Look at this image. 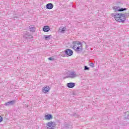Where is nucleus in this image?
Returning <instances> with one entry per match:
<instances>
[{"mask_svg":"<svg viewBox=\"0 0 129 129\" xmlns=\"http://www.w3.org/2000/svg\"><path fill=\"white\" fill-rule=\"evenodd\" d=\"M73 95H75V94L74 93L73 94Z\"/></svg>","mask_w":129,"mask_h":129,"instance_id":"24","label":"nucleus"},{"mask_svg":"<svg viewBox=\"0 0 129 129\" xmlns=\"http://www.w3.org/2000/svg\"><path fill=\"white\" fill-rule=\"evenodd\" d=\"M46 8L47 10H52L54 8V5L52 3H49L46 5Z\"/></svg>","mask_w":129,"mask_h":129,"instance_id":"9","label":"nucleus"},{"mask_svg":"<svg viewBox=\"0 0 129 129\" xmlns=\"http://www.w3.org/2000/svg\"><path fill=\"white\" fill-rule=\"evenodd\" d=\"M65 31H66V27H63L61 29V33H64Z\"/></svg>","mask_w":129,"mask_h":129,"instance_id":"19","label":"nucleus"},{"mask_svg":"<svg viewBox=\"0 0 129 129\" xmlns=\"http://www.w3.org/2000/svg\"><path fill=\"white\" fill-rule=\"evenodd\" d=\"M73 49H76L78 45H80L81 46H82V43H81V42L79 41H73Z\"/></svg>","mask_w":129,"mask_h":129,"instance_id":"5","label":"nucleus"},{"mask_svg":"<svg viewBox=\"0 0 129 129\" xmlns=\"http://www.w3.org/2000/svg\"><path fill=\"white\" fill-rule=\"evenodd\" d=\"M48 60H50V61H53V60H54V58L52 57H49Z\"/></svg>","mask_w":129,"mask_h":129,"instance_id":"23","label":"nucleus"},{"mask_svg":"<svg viewBox=\"0 0 129 129\" xmlns=\"http://www.w3.org/2000/svg\"><path fill=\"white\" fill-rule=\"evenodd\" d=\"M43 32H49V31H50V27H49V26L46 25V26H44L43 28Z\"/></svg>","mask_w":129,"mask_h":129,"instance_id":"10","label":"nucleus"},{"mask_svg":"<svg viewBox=\"0 0 129 129\" xmlns=\"http://www.w3.org/2000/svg\"><path fill=\"white\" fill-rule=\"evenodd\" d=\"M49 91H50V87L48 86H45L42 88V92H43V93H47V92H49Z\"/></svg>","mask_w":129,"mask_h":129,"instance_id":"6","label":"nucleus"},{"mask_svg":"<svg viewBox=\"0 0 129 129\" xmlns=\"http://www.w3.org/2000/svg\"><path fill=\"white\" fill-rule=\"evenodd\" d=\"M55 126L56 125L54 122L50 121L46 123V127L47 129H54Z\"/></svg>","mask_w":129,"mask_h":129,"instance_id":"2","label":"nucleus"},{"mask_svg":"<svg viewBox=\"0 0 129 129\" xmlns=\"http://www.w3.org/2000/svg\"><path fill=\"white\" fill-rule=\"evenodd\" d=\"M65 54L67 56H72L73 55V51L70 49H68L65 50Z\"/></svg>","mask_w":129,"mask_h":129,"instance_id":"4","label":"nucleus"},{"mask_svg":"<svg viewBox=\"0 0 129 129\" xmlns=\"http://www.w3.org/2000/svg\"><path fill=\"white\" fill-rule=\"evenodd\" d=\"M29 29H30V32L31 33H33V32H35V31H36V28L34 26H29Z\"/></svg>","mask_w":129,"mask_h":129,"instance_id":"14","label":"nucleus"},{"mask_svg":"<svg viewBox=\"0 0 129 129\" xmlns=\"http://www.w3.org/2000/svg\"><path fill=\"white\" fill-rule=\"evenodd\" d=\"M84 70H89V68H88L87 66H85Z\"/></svg>","mask_w":129,"mask_h":129,"instance_id":"21","label":"nucleus"},{"mask_svg":"<svg viewBox=\"0 0 129 129\" xmlns=\"http://www.w3.org/2000/svg\"><path fill=\"white\" fill-rule=\"evenodd\" d=\"M66 127L67 129H71V128H72V125L67 124L66 125Z\"/></svg>","mask_w":129,"mask_h":129,"instance_id":"17","label":"nucleus"},{"mask_svg":"<svg viewBox=\"0 0 129 129\" xmlns=\"http://www.w3.org/2000/svg\"><path fill=\"white\" fill-rule=\"evenodd\" d=\"M43 37L45 39V40H48H48H50L51 39V37H52V35H44Z\"/></svg>","mask_w":129,"mask_h":129,"instance_id":"16","label":"nucleus"},{"mask_svg":"<svg viewBox=\"0 0 129 129\" xmlns=\"http://www.w3.org/2000/svg\"><path fill=\"white\" fill-rule=\"evenodd\" d=\"M127 9L126 8H119V12H123L124 11H126Z\"/></svg>","mask_w":129,"mask_h":129,"instance_id":"18","label":"nucleus"},{"mask_svg":"<svg viewBox=\"0 0 129 129\" xmlns=\"http://www.w3.org/2000/svg\"><path fill=\"white\" fill-rule=\"evenodd\" d=\"M111 16L115 19L116 22H119V23H124L126 18H128L129 13H116V14H111Z\"/></svg>","mask_w":129,"mask_h":129,"instance_id":"1","label":"nucleus"},{"mask_svg":"<svg viewBox=\"0 0 129 129\" xmlns=\"http://www.w3.org/2000/svg\"><path fill=\"white\" fill-rule=\"evenodd\" d=\"M112 9L115 10V12H119V7L114 6L112 7Z\"/></svg>","mask_w":129,"mask_h":129,"instance_id":"15","label":"nucleus"},{"mask_svg":"<svg viewBox=\"0 0 129 129\" xmlns=\"http://www.w3.org/2000/svg\"><path fill=\"white\" fill-rule=\"evenodd\" d=\"M45 119L47 120H50V119H52L53 118V116H52L51 114H48V115H46L45 116Z\"/></svg>","mask_w":129,"mask_h":129,"instance_id":"13","label":"nucleus"},{"mask_svg":"<svg viewBox=\"0 0 129 129\" xmlns=\"http://www.w3.org/2000/svg\"><path fill=\"white\" fill-rule=\"evenodd\" d=\"M15 103H16V100H14L11 101H9L7 103H5V105L6 106H10L11 105H14Z\"/></svg>","mask_w":129,"mask_h":129,"instance_id":"7","label":"nucleus"},{"mask_svg":"<svg viewBox=\"0 0 129 129\" xmlns=\"http://www.w3.org/2000/svg\"><path fill=\"white\" fill-rule=\"evenodd\" d=\"M23 37L26 39V40H28V39H33L34 38V36H32L31 34L29 32H26L25 34L23 36Z\"/></svg>","mask_w":129,"mask_h":129,"instance_id":"3","label":"nucleus"},{"mask_svg":"<svg viewBox=\"0 0 129 129\" xmlns=\"http://www.w3.org/2000/svg\"><path fill=\"white\" fill-rule=\"evenodd\" d=\"M4 118H3V117H2V116H0V122H2V121H3Z\"/></svg>","mask_w":129,"mask_h":129,"instance_id":"22","label":"nucleus"},{"mask_svg":"<svg viewBox=\"0 0 129 129\" xmlns=\"http://www.w3.org/2000/svg\"><path fill=\"white\" fill-rule=\"evenodd\" d=\"M75 87V83H69L67 84V87L69 88H73Z\"/></svg>","mask_w":129,"mask_h":129,"instance_id":"11","label":"nucleus"},{"mask_svg":"<svg viewBox=\"0 0 129 129\" xmlns=\"http://www.w3.org/2000/svg\"><path fill=\"white\" fill-rule=\"evenodd\" d=\"M74 50H75L76 52H77V53H79L80 52H82V51L83 50L82 48H81V47L80 46H78L77 47H76L75 49H74Z\"/></svg>","mask_w":129,"mask_h":129,"instance_id":"12","label":"nucleus"},{"mask_svg":"<svg viewBox=\"0 0 129 129\" xmlns=\"http://www.w3.org/2000/svg\"><path fill=\"white\" fill-rule=\"evenodd\" d=\"M75 78L76 77V74H75V72H72L70 74H69L68 77H67L66 78Z\"/></svg>","mask_w":129,"mask_h":129,"instance_id":"8","label":"nucleus"},{"mask_svg":"<svg viewBox=\"0 0 129 129\" xmlns=\"http://www.w3.org/2000/svg\"><path fill=\"white\" fill-rule=\"evenodd\" d=\"M90 66L91 67H92V68H93V67H94V63H90Z\"/></svg>","mask_w":129,"mask_h":129,"instance_id":"20","label":"nucleus"}]
</instances>
